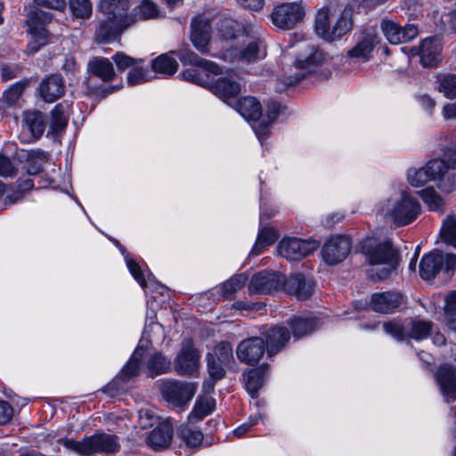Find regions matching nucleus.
I'll return each mask as SVG.
<instances>
[{
    "label": "nucleus",
    "instance_id": "4c0bfd02",
    "mask_svg": "<svg viewBox=\"0 0 456 456\" xmlns=\"http://www.w3.org/2000/svg\"><path fill=\"white\" fill-rule=\"evenodd\" d=\"M159 10L151 0H142L131 12L132 26L138 21L147 20L159 17Z\"/></svg>",
    "mask_w": 456,
    "mask_h": 456
},
{
    "label": "nucleus",
    "instance_id": "bb28decb",
    "mask_svg": "<svg viewBox=\"0 0 456 456\" xmlns=\"http://www.w3.org/2000/svg\"><path fill=\"white\" fill-rule=\"evenodd\" d=\"M287 293L295 296L297 299H307L314 292V282L302 273H294L285 279L283 286Z\"/></svg>",
    "mask_w": 456,
    "mask_h": 456
},
{
    "label": "nucleus",
    "instance_id": "c85d7f7f",
    "mask_svg": "<svg viewBox=\"0 0 456 456\" xmlns=\"http://www.w3.org/2000/svg\"><path fill=\"white\" fill-rule=\"evenodd\" d=\"M232 61L250 63L260 61L265 57V52L261 49L260 42L252 41L244 48H232L228 51Z\"/></svg>",
    "mask_w": 456,
    "mask_h": 456
},
{
    "label": "nucleus",
    "instance_id": "0e129e2a",
    "mask_svg": "<svg viewBox=\"0 0 456 456\" xmlns=\"http://www.w3.org/2000/svg\"><path fill=\"white\" fill-rule=\"evenodd\" d=\"M15 174L12 161L5 156L0 155V175L12 176Z\"/></svg>",
    "mask_w": 456,
    "mask_h": 456
},
{
    "label": "nucleus",
    "instance_id": "473e14b6",
    "mask_svg": "<svg viewBox=\"0 0 456 456\" xmlns=\"http://www.w3.org/2000/svg\"><path fill=\"white\" fill-rule=\"evenodd\" d=\"M45 125V117L41 111L30 110L24 112L22 127L30 133L33 139L37 140L42 136Z\"/></svg>",
    "mask_w": 456,
    "mask_h": 456
},
{
    "label": "nucleus",
    "instance_id": "680f3d73",
    "mask_svg": "<svg viewBox=\"0 0 456 456\" xmlns=\"http://www.w3.org/2000/svg\"><path fill=\"white\" fill-rule=\"evenodd\" d=\"M13 415L12 405L6 402L0 400V425L8 423Z\"/></svg>",
    "mask_w": 456,
    "mask_h": 456
},
{
    "label": "nucleus",
    "instance_id": "f704fd0d",
    "mask_svg": "<svg viewBox=\"0 0 456 456\" xmlns=\"http://www.w3.org/2000/svg\"><path fill=\"white\" fill-rule=\"evenodd\" d=\"M88 69L93 75L104 82L112 81L116 76L112 62L104 57H94L88 62Z\"/></svg>",
    "mask_w": 456,
    "mask_h": 456
},
{
    "label": "nucleus",
    "instance_id": "a18cd8bd",
    "mask_svg": "<svg viewBox=\"0 0 456 456\" xmlns=\"http://www.w3.org/2000/svg\"><path fill=\"white\" fill-rule=\"evenodd\" d=\"M276 232L268 227L262 228L257 235L256 243L251 249L250 256H257L262 253L263 249L271 246L277 240Z\"/></svg>",
    "mask_w": 456,
    "mask_h": 456
},
{
    "label": "nucleus",
    "instance_id": "f3484780",
    "mask_svg": "<svg viewBox=\"0 0 456 456\" xmlns=\"http://www.w3.org/2000/svg\"><path fill=\"white\" fill-rule=\"evenodd\" d=\"M261 335L265 340L266 352L270 357L279 353L290 338L289 329L283 325L265 326Z\"/></svg>",
    "mask_w": 456,
    "mask_h": 456
},
{
    "label": "nucleus",
    "instance_id": "49530a36",
    "mask_svg": "<svg viewBox=\"0 0 456 456\" xmlns=\"http://www.w3.org/2000/svg\"><path fill=\"white\" fill-rule=\"evenodd\" d=\"M211 354H214L216 361L224 366L230 367L234 362L232 346L229 342H220Z\"/></svg>",
    "mask_w": 456,
    "mask_h": 456
},
{
    "label": "nucleus",
    "instance_id": "338daca9",
    "mask_svg": "<svg viewBox=\"0 0 456 456\" xmlns=\"http://www.w3.org/2000/svg\"><path fill=\"white\" fill-rule=\"evenodd\" d=\"M446 165V169L456 168V150H448L444 152V158L442 159Z\"/></svg>",
    "mask_w": 456,
    "mask_h": 456
},
{
    "label": "nucleus",
    "instance_id": "e2e57ef3",
    "mask_svg": "<svg viewBox=\"0 0 456 456\" xmlns=\"http://www.w3.org/2000/svg\"><path fill=\"white\" fill-rule=\"evenodd\" d=\"M37 6H43L57 11H63L66 8L65 0H34Z\"/></svg>",
    "mask_w": 456,
    "mask_h": 456
},
{
    "label": "nucleus",
    "instance_id": "3c124183",
    "mask_svg": "<svg viewBox=\"0 0 456 456\" xmlns=\"http://www.w3.org/2000/svg\"><path fill=\"white\" fill-rule=\"evenodd\" d=\"M69 9L77 18L87 19L91 16L93 6L90 0H69Z\"/></svg>",
    "mask_w": 456,
    "mask_h": 456
},
{
    "label": "nucleus",
    "instance_id": "a19ab883",
    "mask_svg": "<svg viewBox=\"0 0 456 456\" xmlns=\"http://www.w3.org/2000/svg\"><path fill=\"white\" fill-rule=\"evenodd\" d=\"M245 386L252 398L258 396V391L265 381V370L263 368L252 369L244 373Z\"/></svg>",
    "mask_w": 456,
    "mask_h": 456
},
{
    "label": "nucleus",
    "instance_id": "8fccbe9b",
    "mask_svg": "<svg viewBox=\"0 0 456 456\" xmlns=\"http://www.w3.org/2000/svg\"><path fill=\"white\" fill-rule=\"evenodd\" d=\"M440 236L445 243L456 248V219L453 216H448L444 221Z\"/></svg>",
    "mask_w": 456,
    "mask_h": 456
},
{
    "label": "nucleus",
    "instance_id": "7c9ffc66",
    "mask_svg": "<svg viewBox=\"0 0 456 456\" xmlns=\"http://www.w3.org/2000/svg\"><path fill=\"white\" fill-rule=\"evenodd\" d=\"M70 111L71 104L66 101L54 106L51 111L50 132L52 134H57L66 129Z\"/></svg>",
    "mask_w": 456,
    "mask_h": 456
},
{
    "label": "nucleus",
    "instance_id": "dca6fc26",
    "mask_svg": "<svg viewBox=\"0 0 456 456\" xmlns=\"http://www.w3.org/2000/svg\"><path fill=\"white\" fill-rule=\"evenodd\" d=\"M200 354L191 340H184L175 362V369L181 375H192L198 370Z\"/></svg>",
    "mask_w": 456,
    "mask_h": 456
},
{
    "label": "nucleus",
    "instance_id": "6ab92c4d",
    "mask_svg": "<svg viewBox=\"0 0 456 456\" xmlns=\"http://www.w3.org/2000/svg\"><path fill=\"white\" fill-rule=\"evenodd\" d=\"M381 29L390 44L398 45L411 41L418 35V28L413 24H408L402 28L392 20H384L381 22Z\"/></svg>",
    "mask_w": 456,
    "mask_h": 456
},
{
    "label": "nucleus",
    "instance_id": "864d4df0",
    "mask_svg": "<svg viewBox=\"0 0 456 456\" xmlns=\"http://www.w3.org/2000/svg\"><path fill=\"white\" fill-rule=\"evenodd\" d=\"M217 29L223 38H234L238 30V23L232 19L224 18L217 23Z\"/></svg>",
    "mask_w": 456,
    "mask_h": 456
},
{
    "label": "nucleus",
    "instance_id": "79ce46f5",
    "mask_svg": "<svg viewBox=\"0 0 456 456\" xmlns=\"http://www.w3.org/2000/svg\"><path fill=\"white\" fill-rule=\"evenodd\" d=\"M248 281V277L244 273H240L235 276H232L231 279L224 282L219 288L216 289V291L219 294V297L222 298H231L233 297L234 293L240 290Z\"/></svg>",
    "mask_w": 456,
    "mask_h": 456
},
{
    "label": "nucleus",
    "instance_id": "5701e85b",
    "mask_svg": "<svg viewBox=\"0 0 456 456\" xmlns=\"http://www.w3.org/2000/svg\"><path fill=\"white\" fill-rule=\"evenodd\" d=\"M430 181H439L438 187L445 192H451L456 188V176L447 174L446 165L442 159H433L425 165Z\"/></svg>",
    "mask_w": 456,
    "mask_h": 456
},
{
    "label": "nucleus",
    "instance_id": "e433bc0d",
    "mask_svg": "<svg viewBox=\"0 0 456 456\" xmlns=\"http://www.w3.org/2000/svg\"><path fill=\"white\" fill-rule=\"evenodd\" d=\"M171 53H175V52L160 54L151 62L152 70L163 77H171L178 69V62L171 56Z\"/></svg>",
    "mask_w": 456,
    "mask_h": 456
},
{
    "label": "nucleus",
    "instance_id": "2f4dec72",
    "mask_svg": "<svg viewBox=\"0 0 456 456\" xmlns=\"http://www.w3.org/2000/svg\"><path fill=\"white\" fill-rule=\"evenodd\" d=\"M281 110V105L276 101H270L266 103V116L268 121H259L253 126L256 136L261 143L265 140L269 134V128L273 122L276 120Z\"/></svg>",
    "mask_w": 456,
    "mask_h": 456
},
{
    "label": "nucleus",
    "instance_id": "58836bf2",
    "mask_svg": "<svg viewBox=\"0 0 456 456\" xmlns=\"http://www.w3.org/2000/svg\"><path fill=\"white\" fill-rule=\"evenodd\" d=\"M177 437L190 448L200 446L203 441L202 432L189 423L181 425L178 428Z\"/></svg>",
    "mask_w": 456,
    "mask_h": 456
},
{
    "label": "nucleus",
    "instance_id": "f257e3e1",
    "mask_svg": "<svg viewBox=\"0 0 456 456\" xmlns=\"http://www.w3.org/2000/svg\"><path fill=\"white\" fill-rule=\"evenodd\" d=\"M175 53L183 65L191 66L180 74L183 79L208 87L224 102L235 98L240 93L241 85L234 72L215 79V76L222 74V69L216 63L199 57L189 49L179 50Z\"/></svg>",
    "mask_w": 456,
    "mask_h": 456
},
{
    "label": "nucleus",
    "instance_id": "c9c22d12",
    "mask_svg": "<svg viewBox=\"0 0 456 456\" xmlns=\"http://www.w3.org/2000/svg\"><path fill=\"white\" fill-rule=\"evenodd\" d=\"M235 110L247 120L257 121L262 115L260 102L251 96L240 99Z\"/></svg>",
    "mask_w": 456,
    "mask_h": 456
},
{
    "label": "nucleus",
    "instance_id": "4d7b16f0",
    "mask_svg": "<svg viewBox=\"0 0 456 456\" xmlns=\"http://www.w3.org/2000/svg\"><path fill=\"white\" fill-rule=\"evenodd\" d=\"M208 371L210 378L216 379H222L225 375L224 368L226 366L222 365L219 362L216 361L214 354H207Z\"/></svg>",
    "mask_w": 456,
    "mask_h": 456
},
{
    "label": "nucleus",
    "instance_id": "1a4fd4ad",
    "mask_svg": "<svg viewBox=\"0 0 456 456\" xmlns=\"http://www.w3.org/2000/svg\"><path fill=\"white\" fill-rule=\"evenodd\" d=\"M305 14L302 4L292 2L277 5L271 17L274 26L283 30H289L303 20Z\"/></svg>",
    "mask_w": 456,
    "mask_h": 456
},
{
    "label": "nucleus",
    "instance_id": "0eeeda50",
    "mask_svg": "<svg viewBox=\"0 0 456 456\" xmlns=\"http://www.w3.org/2000/svg\"><path fill=\"white\" fill-rule=\"evenodd\" d=\"M53 14L35 7L28 14L27 25L30 34L28 44L29 53H37L42 46L48 43L49 33L45 26L52 20Z\"/></svg>",
    "mask_w": 456,
    "mask_h": 456
},
{
    "label": "nucleus",
    "instance_id": "774afa93",
    "mask_svg": "<svg viewBox=\"0 0 456 456\" xmlns=\"http://www.w3.org/2000/svg\"><path fill=\"white\" fill-rule=\"evenodd\" d=\"M445 314L456 313V290H453L446 297Z\"/></svg>",
    "mask_w": 456,
    "mask_h": 456
},
{
    "label": "nucleus",
    "instance_id": "4468645a",
    "mask_svg": "<svg viewBox=\"0 0 456 456\" xmlns=\"http://www.w3.org/2000/svg\"><path fill=\"white\" fill-rule=\"evenodd\" d=\"M351 244L347 236L338 235L330 238L322 246V259L330 265L344 261L350 253Z\"/></svg>",
    "mask_w": 456,
    "mask_h": 456
},
{
    "label": "nucleus",
    "instance_id": "ddd939ff",
    "mask_svg": "<svg viewBox=\"0 0 456 456\" xmlns=\"http://www.w3.org/2000/svg\"><path fill=\"white\" fill-rule=\"evenodd\" d=\"M380 43V37L375 28L363 29L357 37L354 45L346 53L349 59L368 61L376 45Z\"/></svg>",
    "mask_w": 456,
    "mask_h": 456
},
{
    "label": "nucleus",
    "instance_id": "7ed1b4c3",
    "mask_svg": "<svg viewBox=\"0 0 456 456\" xmlns=\"http://www.w3.org/2000/svg\"><path fill=\"white\" fill-rule=\"evenodd\" d=\"M378 213L395 225L404 226L417 219L420 205L415 198L403 191L382 200L378 206Z\"/></svg>",
    "mask_w": 456,
    "mask_h": 456
},
{
    "label": "nucleus",
    "instance_id": "72a5a7b5",
    "mask_svg": "<svg viewBox=\"0 0 456 456\" xmlns=\"http://www.w3.org/2000/svg\"><path fill=\"white\" fill-rule=\"evenodd\" d=\"M292 335L295 338H300L312 333L319 326V319L313 314L305 316H295L289 321Z\"/></svg>",
    "mask_w": 456,
    "mask_h": 456
},
{
    "label": "nucleus",
    "instance_id": "5fc2aeb1",
    "mask_svg": "<svg viewBox=\"0 0 456 456\" xmlns=\"http://www.w3.org/2000/svg\"><path fill=\"white\" fill-rule=\"evenodd\" d=\"M439 91L447 98L456 97V75L447 74L439 80Z\"/></svg>",
    "mask_w": 456,
    "mask_h": 456
},
{
    "label": "nucleus",
    "instance_id": "412c9836",
    "mask_svg": "<svg viewBox=\"0 0 456 456\" xmlns=\"http://www.w3.org/2000/svg\"><path fill=\"white\" fill-rule=\"evenodd\" d=\"M436 379L446 403L456 400V369L450 364L439 366L436 372Z\"/></svg>",
    "mask_w": 456,
    "mask_h": 456
},
{
    "label": "nucleus",
    "instance_id": "b1692460",
    "mask_svg": "<svg viewBox=\"0 0 456 456\" xmlns=\"http://www.w3.org/2000/svg\"><path fill=\"white\" fill-rule=\"evenodd\" d=\"M191 29V39L193 45L198 51L206 53L210 41V20L205 15H199L192 20Z\"/></svg>",
    "mask_w": 456,
    "mask_h": 456
},
{
    "label": "nucleus",
    "instance_id": "bf43d9fd",
    "mask_svg": "<svg viewBox=\"0 0 456 456\" xmlns=\"http://www.w3.org/2000/svg\"><path fill=\"white\" fill-rule=\"evenodd\" d=\"M125 258L129 272L131 273L134 280H136V281L140 284V286L142 289H144L147 286V281L142 272L140 265L134 259L129 258L127 256H125Z\"/></svg>",
    "mask_w": 456,
    "mask_h": 456
},
{
    "label": "nucleus",
    "instance_id": "393cba45",
    "mask_svg": "<svg viewBox=\"0 0 456 456\" xmlns=\"http://www.w3.org/2000/svg\"><path fill=\"white\" fill-rule=\"evenodd\" d=\"M99 8L106 17L132 27L129 0H101Z\"/></svg>",
    "mask_w": 456,
    "mask_h": 456
},
{
    "label": "nucleus",
    "instance_id": "13d9d810",
    "mask_svg": "<svg viewBox=\"0 0 456 456\" xmlns=\"http://www.w3.org/2000/svg\"><path fill=\"white\" fill-rule=\"evenodd\" d=\"M149 80L148 71L142 67L133 68L127 75V83L129 86H136Z\"/></svg>",
    "mask_w": 456,
    "mask_h": 456
},
{
    "label": "nucleus",
    "instance_id": "37998d69",
    "mask_svg": "<svg viewBox=\"0 0 456 456\" xmlns=\"http://www.w3.org/2000/svg\"><path fill=\"white\" fill-rule=\"evenodd\" d=\"M216 400L212 397H203L196 401L189 419L191 422L200 421L211 414L215 409Z\"/></svg>",
    "mask_w": 456,
    "mask_h": 456
},
{
    "label": "nucleus",
    "instance_id": "f03ea898",
    "mask_svg": "<svg viewBox=\"0 0 456 456\" xmlns=\"http://www.w3.org/2000/svg\"><path fill=\"white\" fill-rule=\"evenodd\" d=\"M371 268L368 274L371 280L383 281L395 273L399 264V255L388 239H366L362 246Z\"/></svg>",
    "mask_w": 456,
    "mask_h": 456
},
{
    "label": "nucleus",
    "instance_id": "aec40b11",
    "mask_svg": "<svg viewBox=\"0 0 456 456\" xmlns=\"http://www.w3.org/2000/svg\"><path fill=\"white\" fill-rule=\"evenodd\" d=\"M442 40L437 37L423 39L419 46L418 54L424 67H436L442 61Z\"/></svg>",
    "mask_w": 456,
    "mask_h": 456
},
{
    "label": "nucleus",
    "instance_id": "c03bdc74",
    "mask_svg": "<svg viewBox=\"0 0 456 456\" xmlns=\"http://www.w3.org/2000/svg\"><path fill=\"white\" fill-rule=\"evenodd\" d=\"M147 369L149 375L151 377L161 375L170 370L171 362L162 354L155 353L148 359Z\"/></svg>",
    "mask_w": 456,
    "mask_h": 456
},
{
    "label": "nucleus",
    "instance_id": "6e6d98bb",
    "mask_svg": "<svg viewBox=\"0 0 456 456\" xmlns=\"http://www.w3.org/2000/svg\"><path fill=\"white\" fill-rule=\"evenodd\" d=\"M408 181L411 185L419 187L430 181L425 166L419 168H410L407 173Z\"/></svg>",
    "mask_w": 456,
    "mask_h": 456
},
{
    "label": "nucleus",
    "instance_id": "2eb2a0df",
    "mask_svg": "<svg viewBox=\"0 0 456 456\" xmlns=\"http://www.w3.org/2000/svg\"><path fill=\"white\" fill-rule=\"evenodd\" d=\"M285 277L275 272L263 271L255 274L248 284L249 294H270L283 286Z\"/></svg>",
    "mask_w": 456,
    "mask_h": 456
},
{
    "label": "nucleus",
    "instance_id": "09e8293b",
    "mask_svg": "<svg viewBox=\"0 0 456 456\" xmlns=\"http://www.w3.org/2000/svg\"><path fill=\"white\" fill-rule=\"evenodd\" d=\"M25 82H18L12 85L9 89L5 90L3 94L1 103L4 107L15 106L25 89Z\"/></svg>",
    "mask_w": 456,
    "mask_h": 456
},
{
    "label": "nucleus",
    "instance_id": "39448f33",
    "mask_svg": "<svg viewBox=\"0 0 456 456\" xmlns=\"http://www.w3.org/2000/svg\"><path fill=\"white\" fill-rule=\"evenodd\" d=\"M330 60L329 55L314 45L308 46L305 53H301L295 61L296 72L294 75L286 76L281 83L278 84L277 90L281 91L285 87L294 86L305 78L310 74L317 72V69Z\"/></svg>",
    "mask_w": 456,
    "mask_h": 456
},
{
    "label": "nucleus",
    "instance_id": "69168bd1",
    "mask_svg": "<svg viewBox=\"0 0 456 456\" xmlns=\"http://www.w3.org/2000/svg\"><path fill=\"white\" fill-rule=\"evenodd\" d=\"M260 419L259 415L251 417L248 422L243 423L233 430L234 436L241 437L245 435L254 425L257 424Z\"/></svg>",
    "mask_w": 456,
    "mask_h": 456
},
{
    "label": "nucleus",
    "instance_id": "9d476101",
    "mask_svg": "<svg viewBox=\"0 0 456 456\" xmlns=\"http://www.w3.org/2000/svg\"><path fill=\"white\" fill-rule=\"evenodd\" d=\"M196 385L191 382L165 380L161 385V394L164 399L174 407H183L193 397Z\"/></svg>",
    "mask_w": 456,
    "mask_h": 456
},
{
    "label": "nucleus",
    "instance_id": "9b49d317",
    "mask_svg": "<svg viewBox=\"0 0 456 456\" xmlns=\"http://www.w3.org/2000/svg\"><path fill=\"white\" fill-rule=\"evenodd\" d=\"M319 245L316 240L284 238L278 245V251L282 257L289 261H299L316 250Z\"/></svg>",
    "mask_w": 456,
    "mask_h": 456
},
{
    "label": "nucleus",
    "instance_id": "c756f323",
    "mask_svg": "<svg viewBox=\"0 0 456 456\" xmlns=\"http://www.w3.org/2000/svg\"><path fill=\"white\" fill-rule=\"evenodd\" d=\"M39 93L46 102H53L59 99L64 93V83L61 76L51 75L42 80Z\"/></svg>",
    "mask_w": 456,
    "mask_h": 456
},
{
    "label": "nucleus",
    "instance_id": "052dcab7",
    "mask_svg": "<svg viewBox=\"0 0 456 456\" xmlns=\"http://www.w3.org/2000/svg\"><path fill=\"white\" fill-rule=\"evenodd\" d=\"M112 60L116 63L118 69L120 71H124L126 69L137 64L138 62H142V61L134 59L124 53L118 52L113 57Z\"/></svg>",
    "mask_w": 456,
    "mask_h": 456
},
{
    "label": "nucleus",
    "instance_id": "f8f14e48",
    "mask_svg": "<svg viewBox=\"0 0 456 456\" xmlns=\"http://www.w3.org/2000/svg\"><path fill=\"white\" fill-rule=\"evenodd\" d=\"M144 351L145 350L141 346L136 347L129 361L121 370L119 374L111 383L106 386L104 388L106 392H109L110 395H114V393L111 392L112 389H115L117 393L126 389L125 385L139 374Z\"/></svg>",
    "mask_w": 456,
    "mask_h": 456
},
{
    "label": "nucleus",
    "instance_id": "423d86ee",
    "mask_svg": "<svg viewBox=\"0 0 456 456\" xmlns=\"http://www.w3.org/2000/svg\"><path fill=\"white\" fill-rule=\"evenodd\" d=\"M386 333L398 341L408 338L422 340L427 338L432 330V323L422 320H394L383 324Z\"/></svg>",
    "mask_w": 456,
    "mask_h": 456
},
{
    "label": "nucleus",
    "instance_id": "20e7f679",
    "mask_svg": "<svg viewBox=\"0 0 456 456\" xmlns=\"http://www.w3.org/2000/svg\"><path fill=\"white\" fill-rule=\"evenodd\" d=\"M57 443L79 456L110 454L118 452L120 448L118 437L107 433H95L79 441L66 437L60 438Z\"/></svg>",
    "mask_w": 456,
    "mask_h": 456
},
{
    "label": "nucleus",
    "instance_id": "de8ad7c7",
    "mask_svg": "<svg viewBox=\"0 0 456 456\" xmlns=\"http://www.w3.org/2000/svg\"><path fill=\"white\" fill-rule=\"evenodd\" d=\"M419 194L429 210L444 211V200L432 187L420 191Z\"/></svg>",
    "mask_w": 456,
    "mask_h": 456
},
{
    "label": "nucleus",
    "instance_id": "4be33fe9",
    "mask_svg": "<svg viewBox=\"0 0 456 456\" xmlns=\"http://www.w3.org/2000/svg\"><path fill=\"white\" fill-rule=\"evenodd\" d=\"M265 351L264 339L253 337L241 341L237 347L239 360L249 365L258 362Z\"/></svg>",
    "mask_w": 456,
    "mask_h": 456
},
{
    "label": "nucleus",
    "instance_id": "a878e982",
    "mask_svg": "<svg viewBox=\"0 0 456 456\" xmlns=\"http://www.w3.org/2000/svg\"><path fill=\"white\" fill-rule=\"evenodd\" d=\"M403 303V296L396 291L374 293L370 298V307L380 314H391Z\"/></svg>",
    "mask_w": 456,
    "mask_h": 456
},
{
    "label": "nucleus",
    "instance_id": "ea45409f",
    "mask_svg": "<svg viewBox=\"0 0 456 456\" xmlns=\"http://www.w3.org/2000/svg\"><path fill=\"white\" fill-rule=\"evenodd\" d=\"M353 27L352 14L348 10H344L336 23L331 27L330 33L328 36V41L332 42L340 39L344 35L351 30Z\"/></svg>",
    "mask_w": 456,
    "mask_h": 456
},
{
    "label": "nucleus",
    "instance_id": "603ef678",
    "mask_svg": "<svg viewBox=\"0 0 456 456\" xmlns=\"http://www.w3.org/2000/svg\"><path fill=\"white\" fill-rule=\"evenodd\" d=\"M330 28L328 10L320 11L315 19L316 34L328 41V36L330 33Z\"/></svg>",
    "mask_w": 456,
    "mask_h": 456
},
{
    "label": "nucleus",
    "instance_id": "cd10ccee",
    "mask_svg": "<svg viewBox=\"0 0 456 456\" xmlns=\"http://www.w3.org/2000/svg\"><path fill=\"white\" fill-rule=\"evenodd\" d=\"M174 430L169 423L162 422L152 429L147 436V444L155 451L168 447L172 442Z\"/></svg>",
    "mask_w": 456,
    "mask_h": 456
},
{
    "label": "nucleus",
    "instance_id": "6e6552de",
    "mask_svg": "<svg viewBox=\"0 0 456 456\" xmlns=\"http://www.w3.org/2000/svg\"><path fill=\"white\" fill-rule=\"evenodd\" d=\"M456 267V255L434 251L425 255L419 263V275L424 280H431L444 268L447 273Z\"/></svg>",
    "mask_w": 456,
    "mask_h": 456
},
{
    "label": "nucleus",
    "instance_id": "a211bd4d",
    "mask_svg": "<svg viewBox=\"0 0 456 456\" xmlns=\"http://www.w3.org/2000/svg\"><path fill=\"white\" fill-rule=\"evenodd\" d=\"M131 26L106 17L99 20L95 27L94 40L97 43H111L120 38Z\"/></svg>",
    "mask_w": 456,
    "mask_h": 456
}]
</instances>
